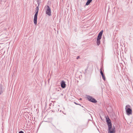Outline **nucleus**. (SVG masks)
<instances>
[{"mask_svg": "<svg viewBox=\"0 0 133 133\" xmlns=\"http://www.w3.org/2000/svg\"><path fill=\"white\" fill-rule=\"evenodd\" d=\"M46 13L49 16L51 15V11L50 7L48 5L46 6Z\"/></svg>", "mask_w": 133, "mask_h": 133, "instance_id": "5", "label": "nucleus"}, {"mask_svg": "<svg viewBox=\"0 0 133 133\" xmlns=\"http://www.w3.org/2000/svg\"><path fill=\"white\" fill-rule=\"evenodd\" d=\"M19 133H24V132L22 131H20L19 132Z\"/></svg>", "mask_w": 133, "mask_h": 133, "instance_id": "13", "label": "nucleus"}, {"mask_svg": "<svg viewBox=\"0 0 133 133\" xmlns=\"http://www.w3.org/2000/svg\"><path fill=\"white\" fill-rule=\"evenodd\" d=\"M125 109L126 114L127 115H129L132 114V110L129 105H126Z\"/></svg>", "mask_w": 133, "mask_h": 133, "instance_id": "3", "label": "nucleus"}, {"mask_svg": "<svg viewBox=\"0 0 133 133\" xmlns=\"http://www.w3.org/2000/svg\"><path fill=\"white\" fill-rule=\"evenodd\" d=\"M61 87L63 88H65L66 86V84H65V82L64 81H63L61 82Z\"/></svg>", "mask_w": 133, "mask_h": 133, "instance_id": "7", "label": "nucleus"}, {"mask_svg": "<svg viewBox=\"0 0 133 133\" xmlns=\"http://www.w3.org/2000/svg\"><path fill=\"white\" fill-rule=\"evenodd\" d=\"M103 38H104V39L105 38H104V36H103Z\"/></svg>", "mask_w": 133, "mask_h": 133, "instance_id": "18", "label": "nucleus"}, {"mask_svg": "<svg viewBox=\"0 0 133 133\" xmlns=\"http://www.w3.org/2000/svg\"><path fill=\"white\" fill-rule=\"evenodd\" d=\"M92 1V0H87L85 4V5L87 6L89 5Z\"/></svg>", "mask_w": 133, "mask_h": 133, "instance_id": "9", "label": "nucleus"}, {"mask_svg": "<svg viewBox=\"0 0 133 133\" xmlns=\"http://www.w3.org/2000/svg\"><path fill=\"white\" fill-rule=\"evenodd\" d=\"M39 7L37 6L36 8V13L35 14L34 19V23L35 25H36L37 24V17L39 10Z\"/></svg>", "mask_w": 133, "mask_h": 133, "instance_id": "2", "label": "nucleus"}, {"mask_svg": "<svg viewBox=\"0 0 133 133\" xmlns=\"http://www.w3.org/2000/svg\"><path fill=\"white\" fill-rule=\"evenodd\" d=\"M3 92H2V91H0V95L2 93H3Z\"/></svg>", "mask_w": 133, "mask_h": 133, "instance_id": "17", "label": "nucleus"}, {"mask_svg": "<svg viewBox=\"0 0 133 133\" xmlns=\"http://www.w3.org/2000/svg\"><path fill=\"white\" fill-rule=\"evenodd\" d=\"M79 58V56H78L76 58V59H78Z\"/></svg>", "mask_w": 133, "mask_h": 133, "instance_id": "15", "label": "nucleus"}, {"mask_svg": "<svg viewBox=\"0 0 133 133\" xmlns=\"http://www.w3.org/2000/svg\"><path fill=\"white\" fill-rule=\"evenodd\" d=\"M100 73L102 75V77L103 78V79L104 81H105V77L104 74L103 73V72L101 68L100 69Z\"/></svg>", "mask_w": 133, "mask_h": 133, "instance_id": "6", "label": "nucleus"}, {"mask_svg": "<svg viewBox=\"0 0 133 133\" xmlns=\"http://www.w3.org/2000/svg\"><path fill=\"white\" fill-rule=\"evenodd\" d=\"M101 39H98L97 38V45L99 46L100 43V41Z\"/></svg>", "mask_w": 133, "mask_h": 133, "instance_id": "10", "label": "nucleus"}, {"mask_svg": "<svg viewBox=\"0 0 133 133\" xmlns=\"http://www.w3.org/2000/svg\"><path fill=\"white\" fill-rule=\"evenodd\" d=\"M106 121L108 127V133H115V127H114L112 129V124L110 119L109 118H106Z\"/></svg>", "mask_w": 133, "mask_h": 133, "instance_id": "1", "label": "nucleus"}, {"mask_svg": "<svg viewBox=\"0 0 133 133\" xmlns=\"http://www.w3.org/2000/svg\"><path fill=\"white\" fill-rule=\"evenodd\" d=\"M84 110L85 111V110H86V109H84Z\"/></svg>", "mask_w": 133, "mask_h": 133, "instance_id": "19", "label": "nucleus"}, {"mask_svg": "<svg viewBox=\"0 0 133 133\" xmlns=\"http://www.w3.org/2000/svg\"><path fill=\"white\" fill-rule=\"evenodd\" d=\"M51 105H52L53 106L54 105L52 103H50V104H49V105L50 106H51Z\"/></svg>", "mask_w": 133, "mask_h": 133, "instance_id": "14", "label": "nucleus"}, {"mask_svg": "<svg viewBox=\"0 0 133 133\" xmlns=\"http://www.w3.org/2000/svg\"><path fill=\"white\" fill-rule=\"evenodd\" d=\"M74 103H75V104H76V105H79V104H77V103H76V102H74Z\"/></svg>", "mask_w": 133, "mask_h": 133, "instance_id": "16", "label": "nucleus"}, {"mask_svg": "<svg viewBox=\"0 0 133 133\" xmlns=\"http://www.w3.org/2000/svg\"><path fill=\"white\" fill-rule=\"evenodd\" d=\"M0 91H2V92H3L4 91V89L3 88L2 84H1L0 85Z\"/></svg>", "mask_w": 133, "mask_h": 133, "instance_id": "11", "label": "nucleus"}, {"mask_svg": "<svg viewBox=\"0 0 133 133\" xmlns=\"http://www.w3.org/2000/svg\"><path fill=\"white\" fill-rule=\"evenodd\" d=\"M37 4H38V5L37 6L39 7V4H40V3L39 2H38V1L37 2Z\"/></svg>", "mask_w": 133, "mask_h": 133, "instance_id": "12", "label": "nucleus"}, {"mask_svg": "<svg viewBox=\"0 0 133 133\" xmlns=\"http://www.w3.org/2000/svg\"><path fill=\"white\" fill-rule=\"evenodd\" d=\"M103 30H102L98 34L97 37V38L101 39L102 38V36L103 34Z\"/></svg>", "mask_w": 133, "mask_h": 133, "instance_id": "8", "label": "nucleus"}, {"mask_svg": "<svg viewBox=\"0 0 133 133\" xmlns=\"http://www.w3.org/2000/svg\"><path fill=\"white\" fill-rule=\"evenodd\" d=\"M86 97L89 101L92 102L96 103L97 102V100L91 96L87 95L86 96Z\"/></svg>", "mask_w": 133, "mask_h": 133, "instance_id": "4", "label": "nucleus"}]
</instances>
